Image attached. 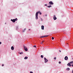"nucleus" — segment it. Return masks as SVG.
Returning a JSON list of instances; mask_svg holds the SVG:
<instances>
[{"label":"nucleus","mask_w":73,"mask_h":73,"mask_svg":"<svg viewBox=\"0 0 73 73\" xmlns=\"http://www.w3.org/2000/svg\"><path fill=\"white\" fill-rule=\"evenodd\" d=\"M23 47H24V49L25 51H28V48H27L26 46H23Z\"/></svg>","instance_id":"nucleus-1"},{"label":"nucleus","mask_w":73,"mask_h":73,"mask_svg":"<svg viewBox=\"0 0 73 73\" xmlns=\"http://www.w3.org/2000/svg\"><path fill=\"white\" fill-rule=\"evenodd\" d=\"M49 4H50V5H53V3L52 1L49 2Z\"/></svg>","instance_id":"nucleus-2"},{"label":"nucleus","mask_w":73,"mask_h":73,"mask_svg":"<svg viewBox=\"0 0 73 73\" xmlns=\"http://www.w3.org/2000/svg\"><path fill=\"white\" fill-rule=\"evenodd\" d=\"M44 59L45 60V62H48V60H47L46 58H44Z\"/></svg>","instance_id":"nucleus-3"},{"label":"nucleus","mask_w":73,"mask_h":73,"mask_svg":"<svg viewBox=\"0 0 73 73\" xmlns=\"http://www.w3.org/2000/svg\"><path fill=\"white\" fill-rule=\"evenodd\" d=\"M11 21H12L13 23H15V22H16L15 19H11Z\"/></svg>","instance_id":"nucleus-4"},{"label":"nucleus","mask_w":73,"mask_h":73,"mask_svg":"<svg viewBox=\"0 0 73 73\" xmlns=\"http://www.w3.org/2000/svg\"><path fill=\"white\" fill-rule=\"evenodd\" d=\"M54 17V20H56L57 19V18L56 17V15H54L53 16Z\"/></svg>","instance_id":"nucleus-5"},{"label":"nucleus","mask_w":73,"mask_h":73,"mask_svg":"<svg viewBox=\"0 0 73 73\" xmlns=\"http://www.w3.org/2000/svg\"><path fill=\"white\" fill-rule=\"evenodd\" d=\"M64 59L65 60H68V56H66L64 58Z\"/></svg>","instance_id":"nucleus-6"},{"label":"nucleus","mask_w":73,"mask_h":73,"mask_svg":"<svg viewBox=\"0 0 73 73\" xmlns=\"http://www.w3.org/2000/svg\"><path fill=\"white\" fill-rule=\"evenodd\" d=\"M40 11H39L38 12H37V13H36V16H37V15H38V14L40 13Z\"/></svg>","instance_id":"nucleus-7"},{"label":"nucleus","mask_w":73,"mask_h":73,"mask_svg":"<svg viewBox=\"0 0 73 73\" xmlns=\"http://www.w3.org/2000/svg\"><path fill=\"white\" fill-rule=\"evenodd\" d=\"M38 15H36V19H38Z\"/></svg>","instance_id":"nucleus-8"},{"label":"nucleus","mask_w":73,"mask_h":73,"mask_svg":"<svg viewBox=\"0 0 73 73\" xmlns=\"http://www.w3.org/2000/svg\"><path fill=\"white\" fill-rule=\"evenodd\" d=\"M41 28H42V29L43 30L44 28V26H41Z\"/></svg>","instance_id":"nucleus-9"},{"label":"nucleus","mask_w":73,"mask_h":73,"mask_svg":"<svg viewBox=\"0 0 73 73\" xmlns=\"http://www.w3.org/2000/svg\"><path fill=\"white\" fill-rule=\"evenodd\" d=\"M67 65L69 66H71V65H70V63H68L67 64Z\"/></svg>","instance_id":"nucleus-10"},{"label":"nucleus","mask_w":73,"mask_h":73,"mask_svg":"<svg viewBox=\"0 0 73 73\" xmlns=\"http://www.w3.org/2000/svg\"><path fill=\"white\" fill-rule=\"evenodd\" d=\"M11 50H14V47H13V46H12L11 47Z\"/></svg>","instance_id":"nucleus-11"},{"label":"nucleus","mask_w":73,"mask_h":73,"mask_svg":"<svg viewBox=\"0 0 73 73\" xmlns=\"http://www.w3.org/2000/svg\"><path fill=\"white\" fill-rule=\"evenodd\" d=\"M19 54H23V52H21V53L19 52Z\"/></svg>","instance_id":"nucleus-12"},{"label":"nucleus","mask_w":73,"mask_h":73,"mask_svg":"<svg viewBox=\"0 0 73 73\" xmlns=\"http://www.w3.org/2000/svg\"><path fill=\"white\" fill-rule=\"evenodd\" d=\"M27 58H28V57L27 56H26L25 57L24 59L25 60H26L27 59Z\"/></svg>","instance_id":"nucleus-13"},{"label":"nucleus","mask_w":73,"mask_h":73,"mask_svg":"<svg viewBox=\"0 0 73 73\" xmlns=\"http://www.w3.org/2000/svg\"><path fill=\"white\" fill-rule=\"evenodd\" d=\"M48 36V35H45L44 36V37H47Z\"/></svg>","instance_id":"nucleus-14"},{"label":"nucleus","mask_w":73,"mask_h":73,"mask_svg":"<svg viewBox=\"0 0 73 73\" xmlns=\"http://www.w3.org/2000/svg\"><path fill=\"white\" fill-rule=\"evenodd\" d=\"M70 70V68H68L66 69V70Z\"/></svg>","instance_id":"nucleus-15"},{"label":"nucleus","mask_w":73,"mask_h":73,"mask_svg":"<svg viewBox=\"0 0 73 73\" xmlns=\"http://www.w3.org/2000/svg\"><path fill=\"white\" fill-rule=\"evenodd\" d=\"M44 42V41H42V42H41L40 44H42V43Z\"/></svg>","instance_id":"nucleus-16"},{"label":"nucleus","mask_w":73,"mask_h":73,"mask_svg":"<svg viewBox=\"0 0 73 73\" xmlns=\"http://www.w3.org/2000/svg\"><path fill=\"white\" fill-rule=\"evenodd\" d=\"M69 63L70 64H72V63H73V61H72L70 62Z\"/></svg>","instance_id":"nucleus-17"},{"label":"nucleus","mask_w":73,"mask_h":73,"mask_svg":"<svg viewBox=\"0 0 73 73\" xmlns=\"http://www.w3.org/2000/svg\"><path fill=\"white\" fill-rule=\"evenodd\" d=\"M41 58H43V57H44V56H43V55H41Z\"/></svg>","instance_id":"nucleus-18"},{"label":"nucleus","mask_w":73,"mask_h":73,"mask_svg":"<svg viewBox=\"0 0 73 73\" xmlns=\"http://www.w3.org/2000/svg\"><path fill=\"white\" fill-rule=\"evenodd\" d=\"M52 7V6L50 5V6H48V8H50V7Z\"/></svg>","instance_id":"nucleus-19"},{"label":"nucleus","mask_w":73,"mask_h":73,"mask_svg":"<svg viewBox=\"0 0 73 73\" xmlns=\"http://www.w3.org/2000/svg\"><path fill=\"white\" fill-rule=\"evenodd\" d=\"M43 37H44V36H42L40 37L41 38H43Z\"/></svg>","instance_id":"nucleus-20"},{"label":"nucleus","mask_w":73,"mask_h":73,"mask_svg":"<svg viewBox=\"0 0 73 73\" xmlns=\"http://www.w3.org/2000/svg\"><path fill=\"white\" fill-rule=\"evenodd\" d=\"M26 29H25L23 31V32H25V31Z\"/></svg>","instance_id":"nucleus-21"},{"label":"nucleus","mask_w":73,"mask_h":73,"mask_svg":"<svg viewBox=\"0 0 73 73\" xmlns=\"http://www.w3.org/2000/svg\"><path fill=\"white\" fill-rule=\"evenodd\" d=\"M15 21H17V19L16 18L15 19Z\"/></svg>","instance_id":"nucleus-22"},{"label":"nucleus","mask_w":73,"mask_h":73,"mask_svg":"<svg viewBox=\"0 0 73 73\" xmlns=\"http://www.w3.org/2000/svg\"><path fill=\"white\" fill-rule=\"evenodd\" d=\"M34 47H35V48H36V45L34 46Z\"/></svg>","instance_id":"nucleus-23"},{"label":"nucleus","mask_w":73,"mask_h":73,"mask_svg":"<svg viewBox=\"0 0 73 73\" xmlns=\"http://www.w3.org/2000/svg\"><path fill=\"white\" fill-rule=\"evenodd\" d=\"M52 40H54V38L53 37H52Z\"/></svg>","instance_id":"nucleus-24"},{"label":"nucleus","mask_w":73,"mask_h":73,"mask_svg":"<svg viewBox=\"0 0 73 73\" xmlns=\"http://www.w3.org/2000/svg\"><path fill=\"white\" fill-rule=\"evenodd\" d=\"M45 5V6H47V4H45V5Z\"/></svg>","instance_id":"nucleus-25"},{"label":"nucleus","mask_w":73,"mask_h":73,"mask_svg":"<svg viewBox=\"0 0 73 73\" xmlns=\"http://www.w3.org/2000/svg\"><path fill=\"white\" fill-rule=\"evenodd\" d=\"M55 59H56V58L55 57L54 58V60H55Z\"/></svg>","instance_id":"nucleus-26"},{"label":"nucleus","mask_w":73,"mask_h":73,"mask_svg":"<svg viewBox=\"0 0 73 73\" xmlns=\"http://www.w3.org/2000/svg\"><path fill=\"white\" fill-rule=\"evenodd\" d=\"M30 73H33V72L32 71L30 72Z\"/></svg>","instance_id":"nucleus-27"},{"label":"nucleus","mask_w":73,"mask_h":73,"mask_svg":"<svg viewBox=\"0 0 73 73\" xmlns=\"http://www.w3.org/2000/svg\"><path fill=\"white\" fill-rule=\"evenodd\" d=\"M59 64H61V62H59Z\"/></svg>","instance_id":"nucleus-28"},{"label":"nucleus","mask_w":73,"mask_h":73,"mask_svg":"<svg viewBox=\"0 0 73 73\" xmlns=\"http://www.w3.org/2000/svg\"><path fill=\"white\" fill-rule=\"evenodd\" d=\"M40 13V15H41V13L40 12V13Z\"/></svg>","instance_id":"nucleus-29"},{"label":"nucleus","mask_w":73,"mask_h":73,"mask_svg":"<svg viewBox=\"0 0 73 73\" xmlns=\"http://www.w3.org/2000/svg\"><path fill=\"white\" fill-rule=\"evenodd\" d=\"M59 52H61V50H59Z\"/></svg>","instance_id":"nucleus-30"},{"label":"nucleus","mask_w":73,"mask_h":73,"mask_svg":"<svg viewBox=\"0 0 73 73\" xmlns=\"http://www.w3.org/2000/svg\"><path fill=\"white\" fill-rule=\"evenodd\" d=\"M1 44V42H0V44Z\"/></svg>","instance_id":"nucleus-31"},{"label":"nucleus","mask_w":73,"mask_h":73,"mask_svg":"<svg viewBox=\"0 0 73 73\" xmlns=\"http://www.w3.org/2000/svg\"><path fill=\"white\" fill-rule=\"evenodd\" d=\"M2 66H4V65L3 64H2Z\"/></svg>","instance_id":"nucleus-32"},{"label":"nucleus","mask_w":73,"mask_h":73,"mask_svg":"<svg viewBox=\"0 0 73 73\" xmlns=\"http://www.w3.org/2000/svg\"><path fill=\"white\" fill-rule=\"evenodd\" d=\"M71 66H73V64H72V65H71Z\"/></svg>","instance_id":"nucleus-33"},{"label":"nucleus","mask_w":73,"mask_h":73,"mask_svg":"<svg viewBox=\"0 0 73 73\" xmlns=\"http://www.w3.org/2000/svg\"><path fill=\"white\" fill-rule=\"evenodd\" d=\"M72 73H73V70H72Z\"/></svg>","instance_id":"nucleus-34"},{"label":"nucleus","mask_w":73,"mask_h":73,"mask_svg":"<svg viewBox=\"0 0 73 73\" xmlns=\"http://www.w3.org/2000/svg\"><path fill=\"white\" fill-rule=\"evenodd\" d=\"M29 31H30V29H29Z\"/></svg>","instance_id":"nucleus-35"},{"label":"nucleus","mask_w":73,"mask_h":73,"mask_svg":"<svg viewBox=\"0 0 73 73\" xmlns=\"http://www.w3.org/2000/svg\"><path fill=\"white\" fill-rule=\"evenodd\" d=\"M5 24H6V23H5Z\"/></svg>","instance_id":"nucleus-36"}]
</instances>
